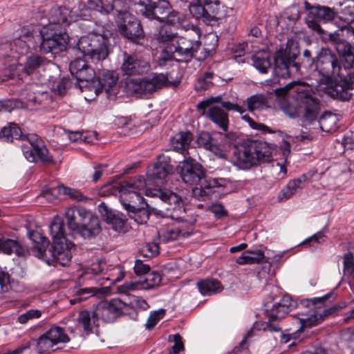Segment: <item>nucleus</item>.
I'll return each instance as SVG.
<instances>
[{
    "label": "nucleus",
    "mask_w": 354,
    "mask_h": 354,
    "mask_svg": "<svg viewBox=\"0 0 354 354\" xmlns=\"http://www.w3.org/2000/svg\"><path fill=\"white\" fill-rule=\"evenodd\" d=\"M315 68L310 76V83L292 82L284 88L276 90L279 104L282 111L290 118L299 115L304 110L305 121L311 123L317 120L320 107L313 96L312 86L320 84L324 79L336 78L340 76L342 67L335 53L329 48H322L315 62Z\"/></svg>",
    "instance_id": "obj_1"
},
{
    "label": "nucleus",
    "mask_w": 354,
    "mask_h": 354,
    "mask_svg": "<svg viewBox=\"0 0 354 354\" xmlns=\"http://www.w3.org/2000/svg\"><path fill=\"white\" fill-rule=\"evenodd\" d=\"M73 38H69L67 33L55 31L50 33L48 31H26L21 30L19 37L10 42H7L2 48L3 50H10L12 56L15 57L19 54H27L30 50L36 49L39 44L40 50L45 53L57 54L65 50L67 43L71 46V41L74 42Z\"/></svg>",
    "instance_id": "obj_2"
},
{
    "label": "nucleus",
    "mask_w": 354,
    "mask_h": 354,
    "mask_svg": "<svg viewBox=\"0 0 354 354\" xmlns=\"http://www.w3.org/2000/svg\"><path fill=\"white\" fill-rule=\"evenodd\" d=\"M71 46L77 56L69 65V70L73 77L87 66L82 57L88 58L95 62L105 59L109 55L108 38L95 32H88L77 40H74V42L71 41Z\"/></svg>",
    "instance_id": "obj_3"
},
{
    "label": "nucleus",
    "mask_w": 354,
    "mask_h": 354,
    "mask_svg": "<svg viewBox=\"0 0 354 354\" xmlns=\"http://www.w3.org/2000/svg\"><path fill=\"white\" fill-rule=\"evenodd\" d=\"M185 36H178L176 33L167 34V27L159 30V39L162 42H169L166 48L162 51L159 58L160 65L162 66L166 62L176 60L177 62H187L198 50L200 46L198 30L194 28Z\"/></svg>",
    "instance_id": "obj_4"
},
{
    "label": "nucleus",
    "mask_w": 354,
    "mask_h": 354,
    "mask_svg": "<svg viewBox=\"0 0 354 354\" xmlns=\"http://www.w3.org/2000/svg\"><path fill=\"white\" fill-rule=\"evenodd\" d=\"M64 229V224L62 221H53L49 225L53 244L50 248L46 250H43L42 248H39V258L48 265L56 263L64 266L68 265L71 260L75 245L65 238Z\"/></svg>",
    "instance_id": "obj_5"
},
{
    "label": "nucleus",
    "mask_w": 354,
    "mask_h": 354,
    "mask_svg": "<svg viewBox=\"0 0 354 354\" xmlns=\"http://www.w3.org/2000/svg\"><path fill=\"white\" fill-rule=\"evenodd\" d=\"M271 154V147L267 142L250 141L235 149L233 163L239 169L247 170L268 162Z\"/></svg>",
    "instance_id": "obj_6"
},
{
    "label": "nucleus",
    "mask_w": 354,
    "mask_h": 354,
    "mask_svg": "<svg viewBox=\"0 0 354 354\" xmlns=\"http://www.w3.org/2000/svg\"><path fill=\"white\" fill-rule=\"evenodd\" d=\"M21 100L0 101V112H10L15 109L36 111L46 107L52 101L46 91H39L36 84L29 85L21 93Z\"/></svg>",
    "instance_id": "obj_7"
},
{
    "label": "nucleus",
    "mask_w": 354,
    "mask_h": 354,
    "mask_svg": "<svg viewBox=\"0 0 354 354\" xmlns=\"http://www.w3.org/2000/svg\"><path fill=\"white\" fill-rule=\"evenodd\" d=\"M177 171L182 180L189 185H195L192 194L195 197L202 196L205 193L206 185L205 171L201 164L196 160L188 156L180 161L177 166Z\"/></svg>",
    "instance_id": "obj_8"
},
{
    "label": "nucleus",
    "mask_w": 354,
    "mask_h": 354,
    "mask_svg": "<svg viewBox=\"0 0 354 354\" xmlns=\"http://www.w3.org/2000/svg\"><path fill=\"white\" fill-rule=\"evenodd\" d=\"M330 296V294H327L321 297H315L310 300L302 301L303 306H306L310 308L305 309L296 315H292V318L299 325L297 330L317 326L323 321L324 317L330 313V310L323 308L322 306V304Z\"/></svg>",
    "instance_id": "obj_9"
},
{
    "label": "nucleus",
    "mask_w": 354,
    "mask_h": 354,
    "mask_svg": "<svg viewBox=\"0 0 354 354\" xmlns=\"http://www.w3.org/2000/svg\"><path fill=\"white\" fill-rule=\"evenodd\" d=\"M146 181L142 176H138L122 184L120 189V201L127 212H135L145 205L142 193L145 190Z\"/></svg>",
    "instance_id": "obj_10"
},
{
    "label": "nucleus",
    "mask_w": 354,
    "mask_h": 354,
    "mask_svg": "<svg viewBox=\"0 0 354 354\" xmlns=\"http://www.w3.org/2000/svg\"><path fill=\"white\" fill-rule=\"evenodd\" d=\"M169 84L167 77L162 74H154L142 79H131L127 82V91L136 95L152 93Z\"/></svg>",
    "instance_id": "obj_11"
},
{
    "label": "nucleus",
    "mask_w": 354,
    "mask_h": 354,
    "mask_svg": "<svg viewBox=\"0 0 354 354\" xmlns=\"http://www.w3.org/2000/svg\"><path fill=\"white\" fill-rule=\"evenodd\" d=\"M69 340L62 328L53 326L37 339V351L39 354L55 351L57 344L67 343Z\"/></svg>",
    "instance_id": "obj_12"
},
{
    "label": "nucleus",
    "mask_w": 354,
    "mask_h": 354,
    "mask_svg": "<svg viewBox=\"0 0 354 354\" xmlns=\"http://www.w3.org/2000/svg\"><path fill=\"white\" fill-rule=\"evenodd\" d=\"M189 10L196 19L207 24L216 21L221 17V7L217 1L197 0L190 5Z\"/></svg>",
    "instance_id": "obj_13"
},
{
    "label": "nucleus",
    "mask_w": 354,
    "mask_h": 354,
    "mask_svg": "<svg viewBox=\"0 0 354 354\" xmlns=\"http://www.w3.org/2000/svg\"><path fill=\"white\" fill-rule=\"evenodd\" d=\"M305 7L308 11L305 21L308 26L319 34L324 33V30L320 27V21L327 22L335 19V11L325 6H310L307 1L305 2Z\"/></svg>",
    "instance_id": "obj_14"
},
{
    "label": "nucleus",
    "mask_w": 354,
    "mask_h": 354,
    "mask_svg": "<svg viewBox=\"0 0 354 354\" xmlns=\"http://www.w3.org/2000/svg\"><path fill=\"white\" fill-rule=\"evenodd\" d=\"M221 100L220 96L211 97L200 102L197 104V108L205 109L208 107L206 113L207 118L223 131H227L229 124L227 113L219 106L213 104L214 102H219Z\"/></svg>",
    "instance_id": "obj_15"
},
{
    "label": "nucleus",
    "mask_w": 354,
    "mask_h": 354,
    "mask_svg": "<svg viewBox=\"0 0 354 354\" xmlns=\"http://www.w3.org/2000/svg\"><path fill=\"white\" fill-rule=\"evenodd\" d=\"M3 44L0 47V56L3 57L4 59L12 58V63L10 64L9 67L11 68L14 66H21V70L30 75L35 71H36L39 68L42 66L44 64L45 59L37 55H32L25 57V62H22L23 57L26 54H18L16 57L12 56L11 51L8 48V50H3V46L6 44Z\"/></svg>",
    "instance_id": "obj_16"
},
{
    "label": "nucleus",
    "mask_w": 354,
    "mask_h": 354,
    "mask_svg": "<svg viewBox=\"0 0 354 354\" xmlns=\"http://www.w3.org/2000/svg\"><path fill=\"white\" fill-rule=\"evenodd\" d=\"M21 149L26 159L30 162H36L37 160L46 163L53 162V159L48 154V150L42 140L35 136L28 138V141L22 144Z\"/></svg>",
    "instance_id": "obj_17"
},
{
    "label": "nucleus",
    "mask_w": 354,
    "mask_h": 354,
    "mask_svg": "<svg viewBox=\"0 0 354 354\" xmlns=\"http://www.w3.org/2000/svg\"><path fill=\"white\" fill-rule=\"evenodd\" d=\"M118 29L124 37L131 39L140 38L143 34L137 18L127 11L119 14Z\"/></svg>",
    "instance_id": "obj_18"
},
{
    "label": "nucleus",
    "mask_w": 354,
    "mask_h": 354,
    "mask_svg": "<svg viewBox=\"0 0 354 354\" xmlns=\"http://www.w3.org/2000/svg\"><path fill=\"white\" fill-rule=\"evenodd\" d=\"M120 69L124 75H138L147 73L150 70V64L137 55L124 53Z\"/></svg>",
    "instance_id": "obj_19"
},
{
    "label": "nucleus",
    "mask_w": 354,
    "mask_h": 354,
    "mask_svg": "<svg viewBox=\"0 0 354 354\" xmlns=\"http://www.w3.org/2000/svg\"><path fill=\"white\" fill-rule=\"evenodd\" d=\"M125 304L118 299L110 301H101L95 308V314L98 318L106 322H113L123 313Z\"/></svg>",
    "instance_id": "obj_20"
},
{
    "label": "nucleus",
    "mask_w": 354,
    "mask_h": 354,
    "mask_svg": "<svg viewBox=\"0 0 354 354\" xmlns=\"http://www.w3.org/2000/svg\"><path fill=\"white\" fill-rule=\"evenodd\" d=\"M140 11L142 15L149 19H157L160 22L165 21V19L169 13V3L167 0H160L158 2H149L145 4L140 3Z\"/></svg>",
    "instance_id": "obj_21"
},
{
    "label": "nucleus",
    "mask_w": 354,
    "mask_h": 354,
    "mask_svg": "<svg viewBox=\"0 0 354 354\" xmlns=\"http://www.w3.org/2000/svg\"><path fill=\"white\" fill-rule=\"evenodd\" d=\"M171 170L172 166L169 163V158L160 155L158 157V161L148 169L147 177L156 183L162 185Z\"/></svg>",
    "instance_id": "obj_22"
},
{
    "label": "nucleus",
    "mask_w": 354,
    "mask_h": 354,
    "mask_svg": "<svg viewBox=\"0 0 354 354\" xmlns=\"http://www.w3.org/2000/svg\"><path fill=\"white\" fill-rule=\"evenodd\" d=\"M99 318L94 311H88L86 310L80 311L77 318L76 328H73L69 326L68 329L71 333H75V330L83 332L86 335H88L93 332V328L97 325Z\"/></svg>",
    "instance_id": "obj_23"
},
{
    "label": "nucleus",
    "mask_w": 354,
    "mask_h": 354,
    "mask_svg": "<svg viewBox=\"0 0 354 354\" xmlns=\"http://www.w3.org/2000/svg\"><path fill=\"white\" fill-rule=\"evenodd\" d=\"M297 69V66L292 59L287 57L285 53L278 52L274 59V73L276 75L287 78Z\"/></svg>",
    "instance_id": "obj_24"
},
{
    "label": "nucleus",
    "mask_w": 354,
    "mask_h": 354,
    "mask_svg": "<svg viewBox=\"0 0 354 354\" xmlns=\"http://www.w3.org/2000/svg\"><path fill=\"white\" fill-rule=\"evenodd\" d=\"M118 77L113 72L106 71L97 80V86L95 88L96 95L104 91L109 97H114L118 93Z\"/></svg>",
    "instance_id": "obj_25"
},
{
    "label": "nucleus",
    "mask_w": 354,
    "mask_h": 354,
    "mask_svg": "<svg viewBox=\"0 0 354 354\" xmlns=\"http://www.w3.org/2000/svg\"><path fill=\"white\" fill-rule=\"evenodd\" d=\"M199 147L212 152L219 158H225L226 152L223 147L208 132H201L196 140Z\"/></svg>",
    "instance_id": "obj_26"
},
{
    "label": "nucleus",
    "mask_w": 354,
    "mask_h": 354,
    "mask_svg": "<svg viewBox=\"0 0 354 354\" xmlns=\"http://www.w3.org/2000/svg\"><path fill=\"white\" fill-rule=\"evenodd\" d=\"M308 183V178L306 175L290 180L278 194L280 201H286L295 195L299 190L305 187Z\"/></svg>",
    "instance_id": "obj_27"
},
{
    "label": "nucleus",
    "mask_w": 354,
    "mask_h": 354,
    "mask_svg": "<svg viewBox=\"0 0 354 354\" xmlns=\"http://www.w3.org/2000/svg\"><path fill=\"white\" fill-rule=\"evenodd\" d=\"M100 212L106 218L108 224L111 225L112 228L118 232H124L127 230L126 219L118 214H114L107 209L104 203L100 205Z\"/></svg>",
    "instance_id": "obj_28"
},
{
    "label": "nucleus",
    "mask_w": 354,
    "mask_h": 354,
    "mask_svg": "<svg viewBox=\"0 0 354 354\" xmlns=\"http://www.w3.org/2000/svg\"><path fill=\"white\" fill-rule=\"evenodd\" d=\"M192 138V135L188 131L178 133L171 141V147L174 151L182 153L187 158L186 154H189L187 149Z\"/></svg>",
    "instance_id": "obj_29"
},
{
    "label": "nucleus",
    "mask_w": 354,
    "mask_h": 354,
    "mask_svg": "<svg viewBox=\"0 0 354 354\" xmlns=\"http://www.w3.org/2000/svg\"><path fill=\"white\" fill-rule=\"evenodd\" d=\"M104 270L102 264L100 262H96L86 268L79 277L80 283H85L88 281H95L101 286L104 285L102 280V277H99L98 274H102Z\"/></svg>",
    "instance_id": "obj_30"
},
{
    "label": "nucleus",
    "mask_w": 354,
    "mask_h": 354,
    "mask_svg": "<svg viewBox=\"0 0 354 354\" xmlns=\"http://www.w3.org/2000/svg\"><path fill=\"white\" fill-rule=\"evenodd\" d=\"M110 292V288L109 286L102 288H80L76 292V296L74 299L70 300L71 304H75L77 302H80L83 300L93 296L105 295Z\"/></svg>",
    "instance_id": "obj_31"
},
{
    "label": "nucleus",
    "mask_w": 354,
    "mask_h": 354,
    "mask_svg": "<svg viewBox=\"0 0 354 354\" xmlns=\"http://www.w3.org/2000/svg\"><path fill=\"white\" fill-rule=\"evenodd\" d=\"M252 66L261 73H267L272 66L270 53L263 50L255 53L252 57Z\"/></svg>",
    "instance_id": "obj_32"
},
{
    "label": "nucleus",
    "mask_w": 354,
    "mask_h": 354,
    "mask_svg": "<svg viewBox=\"0 0 354 354\" xmlns=\"http://www.w3.org/2000/svg\"><path fill=\"white\" fill-rule=\"evenodd\" d=\"M336 50L342 58L345 69H351L354 66V46L348 42L339 43Z\"/></svg>",
    "instance_id": "obj_33"
},
{
    "label": "nucleus",
    "mask_w": 354,
    "mask_h": 354,
    "mask_svg": "<svg viewBox=\"0 0 354 354\" xmlns=\"http://www.w3.org/2000/svg\"><path fill=\"white\" fill-rule=\"evenodd\" d=\"M184 223L182 226H172L167 228H162L158 231L159 238L163 241L167 242L169 241L176 240L180 237H187L189 236L190 233L183 229Z\"/></svg>",
    "instance_id": "obj_34"
},
{
    "label": "nucleus",
    "mask_w": 354,
    "mask_h": 354,
    "mask_svg": "<svg viewBox=\"0 0 354 354\" xmlns=\"http://www.w3.org/2000/svg\"><path fill=\"white\" fill-rule=\"evenodd\" d=\"M75 232H77L84 238H91L97 236L101 232V227L98 217L95 215L82 225H80L79 229Z\"/></svg>",
    "instance_id": "obj_35"
},
{
    "label": "nucleus",
    "mask_w": 354,
    "mask_h": 354,
    "mask_svg": "<svg viewBox=\"0 0 354 354\" xmlns=\"http://www.w3.org/2000/svg\"><path fill=\"white\" fill-rule=\"evenodd\" d=\"M352 90L346 79L342 80L339 83L329 88L328 93L333 98L342 101L349 100L352 96Z\"/></svg>",
    "instance_id": "obj_36"
},
{
    "label": "nucleus",
    "mask_w": 354,
    "mask_h": 354,
    "mask_svg": "<svg viewBox=\"0 0 354 354\" xmlns=\"http://www.w3.org/2000/svg\"><path fill=\"white\" fill-rule=\"evenodd\" d=\"M347 25H338L339 29L333 32H328L324 30L321 35H326L328 39L335 44V47L339 43H346L345 37L349 35H354V28Z\"/></svg>",
    "instance_id": "obj_37"
},
{
    "label": "nucleus",
    "mask_w": 354,
    "mask_h": 354,
    "mask_svg": "<svg viewBox=\"0 0 354 354\" xmlns=\"http://www.w3.org/2000/svg\"><path fill=\"white\" fill-rule=\"evenodd\" d=\"M197 287L199 292L204 296L219 293L223 289L220 281L213 279H206L198 281Z\"/></svg>",
    "instance_id": "obj_38"
},
{
    "label": "nucleus",
    "mask_w": 354,
    "mask_h": 354,
    "mask_svg": "<svg viewBox=\"0 0 354 354\" xmlns=\"http://www.w3.org/2000/svg\"><path fill=\"white\" fill-rule=\"evenodd\" d=\"M21 129L15 123H10L0 131V139L4 142H12L14 140H24Z\"/></svg>",
    "instance_id": "obj_39"
},
{
    "label": "nucleus",
    "mask_w": 354,
    "mask_h": 354,
    "mask_svg": "<svg viewBox=\"0 0 354 354\" xmlns=\"http://www.w3.org/2000/svg\"><path fill=\"white\" fill-rule=\"evenodd\" d=\"M165 24L162 26L160 30L162 28L167 27V34L172 32L171 30H169V26H174L177 28H185L187 26V20L185 15L183 13H180L178 12L172 11L169 12L167 17L165 19Z\"/></svg>",
    "instance_id": "obj_40"
},
{
    "label": "nucleus",
    "mask_w": 354,
    "mask_h": 354,
    "mask_svg": "<svg viewBox=\"0 0 354 354\" xmlns=\"http://www.w3.org/2000/svg\"><path fill=\"white\" fill-rule=\"evenodd\" d=\"M337 17L342 21V24L351 26L350 24L354 22V0H348L341 4Z\"/></svg>",
    "instance_id": "obj_41"
},
{
    "label": "nucleus",
    "mask_w": 354,
    "mask_h": 354,
    "mask_svg": "<svg viewBox=\"0 0 354 354\" xmlns=\"http://www.w3.org/2000/svg\"><path fill=\"white\" fill-rule=\"evenodd\" d=\"M265 259L264 252L261 250H246L236 259V263L240 265L257 264Z\"/></svg>",
    "instance_id": "obj_42"
},
{
    "label": "nucleus",
    "mask_w": 354,
    "mask_h": 354,
    "mask_svg": "<svg viewBox=\"0 0 354 354\" xmlns=\"http://www.w3.org/2000/svg\"><path fill=\"white\" fill-rule=\"evenodd\" d=\"M162 200L164 203H167L170 207H167L168 210L173 209L174 211V214L171 216L172 218L176 217L177 223L180 222V218L177 216L175 212L178 210L177 208H180V198L174 192H165L162 194Z\"/></svg>",
    "instance_id": "obj_43"
},
{
    "label": "nucleus",
    "mask_w": 354,
    "mask_h": 354,
    "mask_svg": "<svg viewBox=\"0 0 354 354\" xmlns=\"http://www.w3.org/2000/svg\"><path fill=\"white\" fill-rule=\"evenodd\" d=\"M162 277L158 272L153 271L147 274L145 279H140L139 283L141 290L153 288L160 283Z\"/></svg>",
    "instance_id": "obj_44"
},
{
    "label": "nucleus",
    "mask_w": 354,
    "mask_h": 354,
    "mask_svg": "<svg viewBox=\"0 0 354 354\" xmlns=\"http://www.w3.org/2000/svg\"><path fill=\"white\" fill-rule=\"evenodd\" d=\"M344 274L349 279V283L354 286V248L344 255Z\"/></svg>",
    "instance_id": "obj_45"
},
{
    "label": "nucleus",
    "mask_w": 354,
    "mask_h": 354,
    "mask_svg": "<svg viewBox=\"0 0 354 354\" xmlns=\"http://www.w3.org/2000/svg\"><path fill=\"white\" fill-rule=\"evenodd\" d=\"M68 10L66 8H56L52 11L49 18L50 24L63 26L68 23Z\"/></svg>",
    "instance_id": "obj_46"
},
{
    "label": "nucleus",
    "mask_w": 354,
    "mask_h": 354,
    "mask_svg": "<svg viewBox=\"0 0 354 354\" xmlns=\"http://www.w3.org/2000/svg\"><path fill=\"white\" fill-rule=\"evenodd\" d=\"M247 104L250 111L263 110L267 106L266 97L261 94L252 95L247 99Z\"/></svg>",
    "instance_id": "obj_47"
},
{
    "label": "nucleus",
    "mask_w": 354,
    "mask_h": 354,
    "mask_svg": "<svg viewBox=\"0 0 354 354\" xmlns=\"http://www.w3.org/2000/svg\"><path fill=\"white\" fill-rule=\"evenodd\" d=\"M65 217L67 225L71 230L76 231L79 229L80 225H79L78 223L79 216L77 206L67 208L65 211Z\"/></svg>",
    "instance_id": "obj_48"
},
{
    "label": "nucleus",
    "mask_w": 354,
    "mask_h": 354,
    "mask_svg": "<svg viewBox=\"0 0 354 354\" xmlns=\"http://www.w3.org/2000/svg\"><path fill=\"white\" fill-rule=\"evenodd\" d=\"M28 234L29 239L36 244L35 248H37L38 250L37 256L39 257V248H42L43 250H46L47 248H46L48 246L49 242L39 230H35L32 232L29 231Z\"/></svg>",
    "instance_id": "obj_49"
},
{
    "label": "nucleus",
    "mask_w": 354,
    "mask_h": 354,
    "mask_svg": "<svg viewBox=\"0 0 354 354\" xmlns=\"http://www.w3.org/2000/svg\"><path fill=\"white\" fill-rule=\"evenodd\" d=\"M109 271L110 273L107 276L102 277V280L104 283L105 281H110L109 286L120 281L124 277V271L121 266L113 267L109 269Z\"/></svg>",
    "instance_id": "obj_50"
},
{
    "label": "nucleus",
    "mask_w": 354,
    "mask_h": 354,
    "mask_svg": "<svg viewBox=\"0 0 354 354\" xmlns=\"http://www.w3.org/2000/svg\"><path fill=\"white\" fill-rule=\"evenodd\" d=\"M80 82H86L87 84H95V73L93 68L88 65L81 69V71L75 77Z\"/></svg>",
    "instance_id": "obj_51"
},
{
    "label": "nucleus",
    "mask_w": 354,
    "mask_h": 354,
    "mask_svg": "<svg viewBox=\"0 0 354 354\" xmlns=\"http://www.w3.org/2000/svg\"><path fill=\"white\" fill-rule=\"evenodd\" d=\"M290 311V310H288V308H283L278 304L274 305L269 313V322L285 317Z\"/></svg>",
    "instance_id": "obj_52"
},
{
    "label": "nucleus",
    "mask_w": 354,
    "mask_h": 354,
    "mask_svg": "<svg viewBox=\"0 0 354 354\" xmlns=\"http://www.w3.org/2000/svg\"><path fill=\"white\" fill-rule=\"evenodd\" d=\"M213 74L212 73H206L200 77L195 84V89L198 91L206 90L212 85V79Z\"/></svg>",
    "instance_id": "obj_53"
},
{
    "label": "nucleus",
    "mask_w": 354,
    "mask_h": 354,
    "mask_svg": "<svg viewBox=\"0 0 354 354\" xmlns=\"http://www.w3.org/2000/svg\"><path fill=\"white\" fill-rule=\"evenodd\" d=\"M17 248V241L9 239H0V252L10 254Z\"/></svg>",
    "instance_id": "obj_54"
},
{
    "label": "nucleus",
    "mask_w": 354,
    "mask_h": 354,
    "mask_svg": "<svg viewBox=\"0 0 354 354\" xmlns=\"http://www.w3.org/2000/svg\"><path fill=\"white\" fill-rule=\"evenodd\" d=\"M326 239V236L322 231H319L305 239L301 245H309L310 247H315L317 245L324 243Z\"/></svg>",
    "instance_id": "obj_55"
},
{
    "label": "nucleus",
    "mask_w": 354,
    "mask_h": 354,
    "mask_svg": "<svg viewBox=\"0 0 354 354\" xmlns=\"http://www.w3.org/2000/svg\"><path fill=\"white\" fill-rule=\"evenodd\" d=\"M336 122V117L330 113H326L322 115L319 120V125L322 131H330L332 130V127L330 124H335Z\"/></svg>",
    "instance_id": "obj_56"
},
{
    "label": "nucleus",
    "mask_w": 354,
    "mask_h": 354,
    "mask_svg": "<svg viewBox=\"0 0 354 354\" xmlns=\"http://www.w3.org/2000/svg\"><path fill=\"white\" fill-rule=\"evenodd\" d=\"M169 339L174 342V345L169 351L170 354H179L180 351H184V344L180 335L175 334L170 335Z\"/></svg>",
    "instance_id": "obj_57"
},
{
    "label": "nucleus",
    "mask_w": 354,
    "mask_h": 354,
    "mask_svg": "<svg viewBox=\"0 0 354 354\" xmlns=\"http://www.w3.org/2000/svg\"><path fill=\"white\" fill-rule=\"evenodd\" d=\"M41 315V312L39 310L31 309L20 315L17 320L20 324H25L30 320L39 318Z\"/></svg>",
    "instance_id": "obj_58"
},
{
    "label": "nucleus",
    "mask_w": 354,
    "mask_h": 354,
    "mask_svg": "<svg viewBox=\"0 0 354 354\" xmlns=\"http://www.w3.org/2000/svg\"><path fill=\"white\" fill-rule=\"evenodd\" d=\"M118 293L128 295L130 292L141 290L139 280L136 281H127L117 287Z\"/></svg>",
    "instance_id": "obj_59"
},
{
    "label": "nucleus",
    "mask_w": 354,
    "mask_h": 354,
    "mask_svg": "<svg viewBox=\"0 0 354 354\" xmlns=\"http://www.w3.org/2000/svg\"><path fill=\"white\" fill-rule=\"evenodd\" d=\"M144 205H141L140 209H136L135 212H129L133 214V216H131V218L139 224L145 223L149 219V214L145 209Z\"/></svg>",
    "instance_id": "obj_60"
},
{
    "label": "nucleus",
    "mask_w": 354,
    "mask_h": 354,
    "mask_svg": "<svg viewBox=\"0 0 354 354\" xmlns=\"http://www.w3.org/2000/svg\"><path fill=\"white\" fill-rule=\"evenodd\" d=\"M129 306L137 310H145L149 307L144 299L134 295L130 298Z\"/></svg>",
    "instance_id": "obj_61"
},
{
    "label": "nucleus",
    "mask_w": 354,
    "mask_h": 354,
    "mask_svg": "<svg viewBox=\"0 0 354 354\" xmlns=\"http://www.w3.org/2000/svg\"><path fill=\"white\" fill-rule=\"evenodd\" d=\"M165 314V310L164 309H159L158 310L151 312L149 317H148L147 326V328H153L157 322L163 317Z\"/></svg>",
    "instance_id": "obj_62"
},
{
    "label": "nucleus",
    "mask_w": 354,
    "mask_h": 354,
    "mask_svg": "<svg viewBox=\"0 0 354 354\" xmlns=\"http://www.w3.org/2000/svg\"><path fill=\"white\" fill-rule=\"evenodd\" d=\"M286 253V251L269 250L267 256H265L266 262L270 264L279 263L283 258Z\"/></svg>",
    "instance_id": "obj_63"
},
{
    "label": "nucleus",
    "mask_w": 354,
    "mask_h": 354,
    "mask_svg": "<svg viewBox=\"0 0 354 354\" xmlns=\"http://www.w3.org/2000/svg\"><path fill=\"white\" fill-rule=\"evenodd\" d=\"M11 283V278L8 272L0 267V286L3 292L8 291Z\"/></svg>",
    "instance_id": "obj_64"
}]
</instances>
